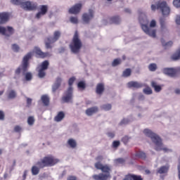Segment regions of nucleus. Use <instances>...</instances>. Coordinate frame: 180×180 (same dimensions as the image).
<instances>
[{"mask_svg":"<svg viewBox=\"0 0 180 180\" xmlns=\"http://www.w3.org/2000/svg\"><path fill=\"white\" fill-rule=\"evenodd\" d=\"M143 133L147 136V137H150L153 143H154L155 146H156L155 148L156 151H161V150H162L164 153H172V150L169 149L168 148H164L161 138H160L158 135L153 132L151 130L146 129L143 130Z\"/></svg>","mask_w":180,"mask_h":180,"instance_id":"1","label":"nucleus"},{"mask_svg":"<svg viewBox=\"0 0 180 180\" xmlns=\"http://www.w3.org/2000/svg\"><path fill=\"white\" fill-rule=\"evenodd\" d=\"M96 169H100L103 173H100L98 174H94L92 176L94 180H108L110 179V172H112V168L108 165H103L101 162H97L94 165Z\"/></svg>","mask_w":180,"mask_h":180,"instance_id":"2","label":"nucleus"},{"mask_svg":"<svg viewBox=\"0 0 180 180\" xmlns=\"http://www.w3.org/2000/svg\"><path fill=\"white\" fill-rule=\"evenodd\" d=\"M69 47L73 54H78L81 51V49H82V41L79 39L78 31H75Z\"/></svg>","mask_w":180,"mask_h":180,"instance_id":"3","label":"nucleus"},{"mask_svg":"<svg viewBox=\"0 0 180 180\" xmlns=\"http://www.w3.org/2000/svg\"><path fill=\"white\" fill-rule=\"evenodd\" d=\"M151 9L153 12L155 11H160L162 16H169L171 13V8L168 6V3L166 1H160L158 2L157 5L152 4Z\"/></svg>","mask_w":180,"mask_h":180,"instance_id":"4","label":"nucleus"},{"mask_svg":"<svg viewBox=\"0 0 180 180\" xmlns=\"http://www.w3.org/2000/svg\"><path fill=\"white\" fill-rule=\"evenodd\" d=\"M58 162H60V160L54 158V156L49 155L38 161L36 166L39 167V168H46V167H54Z\"/></svg>","mask_w":180,"mask_h":180,"instance_id":"5","label":"nucleus"},{"mask_svg":"<svg viewBox=\"0 0 180 180\" xmlns=\"http://www.w3.org/2000/svg\"><path fill=\"white\" fill-rule=\"evenodd\" d=\"M32 57H33V53L32 52L27 53L23 57L20 67L18 68L15 71V75H20V72H22V74L27 72L30 65L29 60H31Z\"/></svg>","mask_w":180,"mask_h":180,"instance_id":"6","label":"nucleus"},{"mask_svg":"<svg viewBox=\"0 0 180 180\" xmlns=\"http://www.w3.org/2000/svg\"><path fill=\"white\" fill-rule=\"evenodd\" d=\"M13 5L19 6L25 11H36L37 9V3H33L31 1L20 2V0H11Z\"/></svg>","mask_w":180,"mask_h":180,"instance_id":"7","label":"nucleus"},{"mask_svg":"<svg viewBox=\"0 0 180 180\" xmlns=\"http://www.w3.org/2000/svg\"><path fill=\"white\" fill-rule=\"evenodd\" d=\"M155 26H157V22L155 20H153L150 23V27H148L147 25L142 24L141 29L146 34L155 39V37H157V30L153 28L155 27Z\"/></svg>","mask_w":180,"mask_h":180,"instance_id":"8","label":"nucleus"},{"mask_svg":"<svg viewBox=\"0 0 180 180\" xmlns=\"http://www.w3.org/2000/svg\"><path fill=\"white\" fill-rule=\"evenodd\" d=\"M61 37V32L60 31H55L53 33V37H48L45 41L46 49H53L51 44L56 43L58 39Z\"/></svg>","mask_w":180,"mask_h":180,"instance_id":"9","label":"nucleus"},{"mask_svg":"<svg viewBox=\"0 0 180 180\" xmlns=\"http://www.w3.org/2000/svg\"><path fill=\"white\" fill-rule=\"evenodd\" d=\"M49 65H50L49 60H44L41 63V68L38 70L39 78H44L46 77V70L49 69Z\"/></svg>","mask_w":180,"mask_h":180,"instance_id":"10","label":"nucleus"},{"mask_svg":"<svg viewBox=\"0 0 180 180\" xmlns=\"http://www.w3.org/2000/svg\"><path fill=\"white\" fill-rule=\"evenodd\" d=\"M13 33H15L13 27L10 26H7L6 27L0 26V34L6 36V37H11Z\"/></svg>","mask_w":180,"mask_h":180,"instance_id":"11","label":"nucleus"},{"mask_svg":"<svg viewBox=\"0 0 180 180\" xmlns=\"http://www.w3.org/2000/svg\"><path fill=\"white\" fill-rule=\"evenodd\" d=\"M72 100V86H69L68 90L65 92L64 96L62 97V102L63 103H68Z\"/></svg>","mask_w":180,"mask_h":180,"instance_id":"12","label":"nucleus"},{"mask_svg":"<svg viewBox=\"0 0 180 180\" xmlns=\"http://www.w3.org/2000/svg\"><path fill=\"white\" fill-rule=\"evenodd\" d=\"M95 15V11H94L93 9H89V13H84L82 15V20L84 22V23H89L91 20L94 19V16Z\"/></svg>","mask_w":180,"mask_h":180,"instance_id":"13","label":"nucleus"},{"mask_svg":"<svg viewBox=\"0 0 180 180\" xmlns=\"http://www.w3.org/2000/svg\"><path fill=\"white\" fill-rule=\"evenodd\" d=\"M177 72H180V68H166L163 69V73H165V75H169V77H175Z\"/></svg>","mask_w":180,"mask_h":180,"instance_id":"14","label":"nucleus"},{"mask_svg":"<svg viewBox=\"0 0 180 180\" xmlns=\"http://www.w3.org/2000/svg\"><path fill=\"white\" fill-rule=\"evenodd\" d=\"M49 12V6L41 5L39 6V11L36 14L35 18L40 19L42 16H44Z\"/></svg>","mask_w":180,"mask_h":180,"instance_id":"15","label":"nucleus"},{"mask_svg":"<svg viewBox=\"0 0 180 180\" xmlns=\"http://www.w3.org/2000/svg\"><path fill=\"white\" fill-rule=\"evenodd\" d=\"M34 53L38 58H46L47 57H50V53L49 52H43L39 47L34 48Z\"/></svg>","mask_w":180,"mask_h":180,"instance_id":"16","label":"nucleus"},{"mask_svg":"<svg viewBox=\"0 0 180 180\" xmlns=\"http://www.w3.org/2000/svg\"><path fill=\"white\" fill-rule=\"evenodd\" d=\"M81 9H82V4H77L69 9V13L71 15H78L81 12Z\"/></svg>","mask_w":180,"mask_h":180,"instance_id":"17","label":"nucleus"},{"mask_svg":"<svg viewBox=\"0 0 180 180\" xmlns=\"http://www.w3.org/2000/svg\"><path fill=\"white\" fill-rule=\"evenodd\" d=\"M9 13L2 12L0 13V25H5L9 21Z\"/></svg>","mask_w":180,"mask_h":180,"instance_id":"18","label":"nucleus"},{"mask_svg":"<svg viewBox=\"0 0 180 180\" xmlns=\"http://www.w3.org/2000/svg\"><path fill=\"white\" fill-rule=\"evenodd\" d=\"M62 81H63V79H61V77L56 78V82L52 86L53 92H56V91H57V89H58L60 88V86H61Z\"/></svg>","mask_w":180,"mask_h":180,"instance_id":"19","label":"nucleus"},{"mask_svg":"<svg viewBox=\"0 0 180 180\" xmlns=\"http://www.w3.org/2000/svg\"><path fill=\"white\" fill-rule=\"evenodd\" d=\"M98 110L99 109L98 108V107L96 106L91 107L86 110V115L87 116H92V115H95V113H98Z\"/></svg>","mask_w":180,"mask_h":180,"instance_id":"20","label":"nucleus"},{"mask_svg":"<svg viewBox=\"0 0 180 180\" xmlns=\"http://www.w3.org/2000/svg\"><path fill=\"white\" fill-rule=\"evenodd\" d=\"M105 91V85L103 83H99L96 87V94L97 95H102Z\"/></svg>","mask_w":180,"mask_h":180,"instance_id":"21","label":"nucleus"},{"mask_svg":"<svg viewBox=\"0 0 180 180\" xmlns=\"http://www.w3.org/2000/svg\"><path fill=\"white\" fill-rule=\"evenodd\" d=\"M128 88H143V84L139 83L138 82H129L127 84Z\"/></svg>","mask_w":180,"mask_h":180,"instance_id":"22","label":"nucleus"},{"mask_svg":"<svg viewBox=\"0 0 180 180\" xmlns=\"http://www.w3.org/2000/svg\"><path fill=\"white\" fill-rule=\"evenodd\" d=\"M65 117V113L63 111H60L57 115L54 117L55 122H61L63 119Z\"/></svg>","mask_w":180,"mask_h":180,"instance_id":"23","label":"nucleus"},{"mask_svg":"<svg viewBox=\"0 0 180 180\" xmlns=\"http://www.w3.org/2000/svg\"><path fill=\"white\" fill-rule=\"evenodd\" d=\"M151 86L152 88H154L155 92H161V90L162 89V87H161L160 85H158L157 82H151Z\"/></svg>","mask_w":180,"mask_h":180,"instance_id":"24","label":"nucleus"},{"mask_svg":"<svg viewBox=\"0 0 180 180\" xmlns=\"http://www.w3.org/2000/svg\"><path fill=\"white\" fill-rule=\"evenodd\" d=\"M168 169H169V167L162 166L158 169V174H167V172H168Z\"/></svg>","mask_w":180,"mask_h":180,"instance_id":"25","label":"nucleus"},{"mask_svg":"<svg viewBox=\"0 0 180 180\" xmlns=\"http://www.w3.org/2000/svg\"><path fill=\"white\" fill-rule=\"evenodd\" d=\"M42 103H44V106H49L50 104V98L49 96L44 95L41 98Z\"/></svg>","mask_w":180,"mask_h":180,"instance_id":"26","label":"nucleus"},{"mask_svg":"<svg viewBox=\"0 0 180 180\" xmlns=\"http://www.w3.org/2000/svg\"><path fill=\"white\" fill-rule=\"evenodd\" d=\"M171 58L173 60V61H177V60H180V48L171 56Z\"/></svg>","mask_w":180,"mask_h":180,"instance_id":"27","label":"nucleus"},{"mask_svg":"<svg viewBox=\"0 0 180 180\" xmlns=\"http://www.w3.org/2000/svg\"><path fill=\"white\" fill-rule=\"evenodd\" d=\"M40 167L37 166H32L31 169V172L32 175H39V173L40 172Z\"/></svg>","mask_w":180,"mask_h":180,"instance_id":"28","label":"nucleus"},{"mask_svg":"<svg viewBox=\"0 0 180 180\" xmlns=\"http://www.w3.org/2000/svg\"><path fill=\"white\" fill-rule=\"evenodd\" d=\"M135 155L138 158H141V160H146V158H147V155H146V153H144L143 151L136 152Z\"/></svg>","mask_w":180,"mask_h":180,"instance_id":"29","label":"nucleus"},{"mask_svg":"<svg viewBox=\"0 0 180 180\" xmlns=\"http://www.w3.org/2000/svg\"><path fill=\"white\" fill-rule=\"evenodd\" d=\"M161 43L163 47H165V49H167V47H172V45L174 44V42H172V41L165 43V40H164V39H161Z\"/></svg>","mask_w":180,"mask_h":180,"instance_id":"30","label":"nucleus"},{"mask_svg":"<svg viewBox=\"0 0 180 180\" xmlns=\"http://www.w3.org/2000/svg\"><path fill=\"white\" fill-rule=\"evenodd\" d=\"M68 144L71 148H75L77 147V141H75V140L73 139H70L68 141Z\"/></svg>","mask_w":180,"mask_h":180,"instance_id":"31","label":"nucleus"},{"mask_svg":"<svg viewBox=\"0 0 180 180\" xmlns=\"http://www.w3.org/2000/svg\"><path fill=\"white\" fill-rule=\"evenodd\" d=\"M15 96H16V91H15V90L8 91V99H15Z\"/></svg>","mask_w":180,"mask_h":180,"instance_id":"32","label":"nucleus"},{"mask_svg":"<svg viewBox=\"0 0 180 180\" xmlns=\"http://www.w3.org/2000/svg\"><path fill=\"white\" fill-rule=\"evenodd\" d=\"M131 75V69L130 68H127L125 70H124L122 73V77H124V78H127Z\"/></svg>","mask_w":180,"mask_h":180,"instance_id":"33","label":"nucleus"},{"mask_svg":"<svg viewBox=\"0 0 180 180\" xmlns=\"http://www.w3.org/2000/svg\"><path fill=\"white\" fill-rule=\"evenodd\" d=\"M110 20L112 23H115V25H119L120 23V18H119V16L112 17Z\"/></svg>","mask_w":180,"mask_h":180,"instance_id":"34","label":"nucleus"},{"mask_svg":"<svg viewBox=\"0 0 180 180\" xmlns=\"http://www.w3.org/2000/svg\"><path fill=\"white\" fill-rule=\"evenodd\" d=\"M131 180H144L141 175H137L134 174H130Z\"/></svg>","mask_w":180,"mask_h":180,"instance_id":"35","label":"nucleus"},{"mask_svg":"<svg viewBox=\"0 0 180 180\" xmlns=\"http://www.w3.org/2000/svg\"><path fill=\"white\" fill-rule=\"evenodd\" d=\"M160 28L162 29V30H164V29H167V25H165V18H160Z\"/></svg>","mask_w":180,"mask_h":180,"instance_id":"36","label":"nucleus"},{"mask_svg":"<svg viewBox=\"0 0 180 180\" xmlns=\"http://www.w3.org/2000/svg\"><path fill=\"white\" fill-rule=\"evenodd\" d=\"M11 49L14 53H19L20 51V46L16 44H13L11 45Z\"/></svg>","mask_w":180,"mask_h":180,"instance_id":"37","label":"nucleus"},{"mask_svg":"<svg viewBox=\"0 0 180 180\" xmlns=\"http://www.w3.org/2000/svg\"><path fill=\"white\" fill-rule=\"evenodd\" d=\"M157 68H158L157 64H155V63H150L148 65V70H149V71H151L152 72H154V71H156Z\"/></svg>","mask_w":180,"mask_h":180,"instance_id":"38","label":"nucleus"},{"mask_svg":"<svg viewBox=\"0 0 180 180\" xmlns=\"http://www.w3.org/2000/svg\"><path fill=\"white\" fill-rule=\"evenodd\" d=\"M121 63H122V59L116 58L112 61V67H116V66L119 65V64H121Z\"/></svg>","mask_w":180,"mask_h":180,"instance_id":"39","label":"nucleus"},{"mask_svg":"<svg viewBox=\"0 0 180 180\" xmlns=\"http://www.w3.org/2000/svg\"><path fill=\"white\" fill-rule=\"evenodd\" d=\"M143 93H145L146 95H151V94H153V90L148 86L143 89Z\"/></svg>","mask_w":180,"mask_h":180,"instance_id":"40","label":"nucleus"},{"mask_svg":"<svg viewBox=\"0 0 180 180\" xmlns=\"http://www.w3.org/2000/svg\"><path fill=\"white\" fill-rule=\"evenodd\" d=\"M101 108L103 110H110V109H112V105L111 104H104L102 105Z\"/></svg>","mask_w":180,"mask_h":180,"instance_id":"41","label":"nucleus"},{"mask_svg":"<svg viewBox=\"0 0 180 180\" xmlns=\"http://www.w3.org/2000/svg\"><path fill=\"white\" fill-rule=\"evenodd\" d=\"M27 123L30 126H33V124H34V117H29L27 119Z\"/></svg>","mask_w":180,"mask_h":180,"instance_id":"42","label":"nucleus"},{"mask_svg":"<svg viewBox=\"0 0 180 180\" xmlns=\"http://www.w3.org/2000/svg\"><path fill=\"white\" fill-rule=\"evenodd\" d=\"M70 21L71 23H73L74 25L78 24V18L77 17H70Z\"/></svg>","mask_w":180,"mask_h":180,"instance_id":"43","label":"nucleus"},{"mask_svg":"<svg viewBox=\"0 0 180 180\" xmlns=\"http://www.w3.org/2000/svg\"><path fill=\"white\" fill-rule=\"evenodd\" d=\"M77 86L79 89H84L86 88V86H85V82H79L78 84H77Z\"/></svg>","mask_w":180,"mask_h":180,"instance_id":"44","label":"nucleus"},{"mask_svg":"<svg viewBox=\"0 0 180 180\" xmlns=\"http://www.w3.org/2000/svg\"><path fill=\"white\" fill-rule=\"evenodd\" d=\"M32 78H33V76L32 75V74L30 72H27L25 74L26 81H30V80H32Z\"/></svg>","mask_w":180,"mask_h":180,"instance_id":"45","label":"nucleus"},{"mask_svg":"<svg viewBox=\"0 0 180 180\" xmlns=\"http://www.w3.org/2000/svg\"><path fill=\"white\" fill-rule=\"evenodd\" d=\"M173 5L175 8H180V0H174Z\"/></svg>","mask_w":180,"mask_h":180,"instance_id":"46","label":"nucleus"},{"mask_svg":"<svg viewBox=\"0 0 180 180\" xmlns=\"http://www.w3.org/2000/svg\"><path fill=\"white\" fill-rule=\"evenodd\" d=\"M129 140H130V138L129 136H124L122 139V143H124V144H127V143H129Z\"/></svg>","mask_w":180,"mask_h":180,"instance_id":"47","label":"nucleus"},{"mask_svg":"<svg viewBox=\"0 0 180 180\" xmlns=\"http://www.w3.org/2000/svg\"><path fill=\"white\" fill-rule=\"evenodd\" d=\"M129 122H130L127 119H123L120 122V126H123V124H128Z\"/></svg>","mask_w":180,"mask_h":180,"instance_id":"48","label":"nucleus"},{"mask_svg":"<svg viewBox=\"0 0 180 180\" xmlns=\"http://www.w3.org/2000/svg\"><path fill=\"white\" fill-rule=\"evenodd\" d=\"M14 131H15V133H20V131H22V127H20V126L16 125L14 127Z\"/></svg>","mask_w":180,"mask_h":180,"instance_id":"49","label":"nucleus"},{"mask_svg":"<svg viewBox=\"0 0 180 180\" xmlns=\"http://www.w3.org/2000/svg\"><path fill=\"white\" fill-rule=\"evenodd\" d=\"M75 81V77H72L69 79L68 84L70 86H72V84H74V82Z\"/></svg>","mask_w":180,"mask_h":180,"instance_id":"50","label":"nucleus"},{"mask_svg":"<svg viewBox=\"0 0 180 180\" xmlns=\"http://www.w3.org/2000/svg\"><path fill=\"white\" fill-rule=\"evenodd\" d=\"M0 120H5V113L2 110H0Z\"/></svg>","mask_w":180,"mask_h":180,"instance_id":"51","label":"nucleus"},{"mask_svg":"<svg viewBox=\"0 0 180 180\" xmlns=\"http://www.w3.org/2000/svg\"><path fill=\"white\" fill-rule=\"evenodd\" d=\"M112 146H113V147H115V148L119 147V146H120V141H115L112 143Z\"/></svg>","mask_w":180,"mask_h":180,"instance_id":"52","label":"nucleus"},{"mask_svg":"<svg viewBox=\"0 0 180 180\" xmlns=\"http://www.w3.org/2000/svg\"><path fill=\"white\" fill-rule=\"evenodd\" d=\"M107 135L110 139H113V137H115V132H108L107 133Z\"/></svg>","mask_w":180,"mask_h":180,"instance_id":"53","label":"nucleus"},{"mask_svg":"<svg viewBox=\"0 0 180 180\" xmlns=\"http://www.w3.org/2000/svg\"><path fill=\"white\" fill-rule=\"evenodd\" d=\"M117 162H119V164H124V159L118 158V159H117Z\"/></svg>","mask_w":180,"mask_h":180,"instance_id":"54","label":"nucleus"},{"mask_svg":"<svg viewBox=\"0 0 180 180\" xmlns=\"http://www.w3.org/2000/svg\"><path fill=\"white\" fill-rule=\"evenodd\" d=\"M67 180H77V176H68Z\"/></svg>","mask_w":180,"mask_h":180,"instance_id":"55","label":"nucleus"},{"mask_svg":"<svg viewBox=\"0 0 180 180\" xmlns=\"http://www.w3.org/2000/svg\"><path fill=\"white\" fill-rule=\"evenodd\" d=\"M103 160V155H98L96 158V161H102Z\"/></svg>","mask_w":180,"mask_h":180,"instance_id":"56","label":"nucleus"},{"mask_svg":"<svg viewBox=\"0 0 180 180\" xmlns=\"http://www.w3.org/2000/svg\"><path fill=\"white\" fill-rule=\"evenodd\" d=\"M176 25H180V15H177L175 20Z\"/></svg>","mask_w":180,"mask_h":180,"instance_id":"57","label":"nucleus"},{"mask_svg":"<svg viewBox=\"0 0 180 180\" xmlns=\"http://www.w3.org/2000/svg\"><path fill=\"white\" fill-rule=\"evenodd\" d=\"M27 105L28 106H30V105H32V98H27Z\"/></svg>","mask_w":180,"mask_h":180,"instance_id":"58","label":"nucleus"},{"mask_svg":"<svg viewBox=\"0 0 180 180\" xmlns=\"http://www.w3.org/2000/svg\"><path fill=\"white\" fill-rule=\"evenodd\" d=\"M26 176H27V170H25L24 171V173H23V175H22V178L23 179H26Z\"/></svg>","mask_w":180,"mask_h":180,"instance_id":"59","label":"nucleus"},{"mask_svg":"<svg viewBox=\"0 0 180 180\" xmlns=\"http://www.w3.org/2000/svg\"><path fill=\"white\" fill-rule=\"evenodd\" d=\"M175 94H176L177 95H179L180 94V89H176L175 90Z\"/></svg>","mask_w":180,"mask_h":180,"instance_id":"60","label":"nucleus"},{"mask_svg":"<svg viewBox=\"0 0 180 180\" xmlns=\"http://www.w3.org/2000/svg\"><path fill=\"white\" fill-rule=\"evenodd\" d=\"M124 11H125L127 13H130L131 12V11L130 9H129V8H126V9L124 10Z\"/></svg>","mask_w":180,"mask_h":180,"instance_id":"61","label":"nucleus"},{"mask_svg":"<svg viewBox=\"0 0 180 180\" xmlns=\"http://www.w3.org/2000/svg\"><path fill=\"white\" fill-rule=\"evenodd\" d=\"M8 173H4V179H6V178H8Z\"/></svg>","mask_w":180,"mask_h":180,"instance_id":"62","label":"nucleus"},{"mask_svg":"<svg viewBox=\"0 0 180 180\" xmlns=\"http://www.w3.org/2000/svg\"><path fill=\"white\" fill-rule=\"evenodd\" d=\"M145 172L146 174H147V175H149V174H151V172L149 169H146Z\"/></svg>","mask_w":180,"mask_h":180,"instance_id":"63","label":"nucleus"},{"mask_svg":"<svg viewBox=\"0 0 180 180\" xmlns=\"http://www.w3.org/2000/svg\"><path fill=\"white\" fill-rule=\"evenodd\" d=\"M139 99H144V96L143 95H141Z\"/></svg>","mask_w":180,"mask_h":180,"instance_id":"64","label":"nucleus"}]
</instances>
